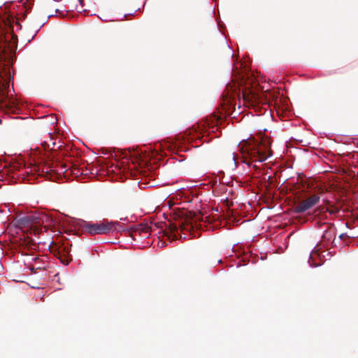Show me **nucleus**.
<instances>
[{"mask_svg":"<svg viewBox=\"0 0 358 358\" xmlns=\"http://www.w3.org/2000/svg\"><path fill=\"white\" fill-rule=\"evenodd\" d=\"M10 38L5 37L0 42V106L1 107L16 113L18 111V101L9 95L10 83L13 80L10 66L15 59L17 48V36H10Z\"/></svg>","mask_w":358,"mask_h":358,"instance_id":"obj_1","label":"nucleus"},{"mask_svg":"<svg viewBox=\"0 0 358 358\" xmlns=\"http://www.w3.org/2000/svg\"><path fill=\"white\" fill-rule=\"evenodd\" d=\"M271 138L266 136H250L239 141L232 157H273Z\"/></svg>","mask_w":358,"mask_h":358,"instance_id":"obj_2","label":"nucleus"},{"mask_svg":"<svg viewBox=\"0 0 358 358\" xmlns=\"http://www.w3.org/2000/svg\"><path fill=\"white\" fill-rule=\"evenodd\" d=\"M210 122H197L191 128L187 129L184 134H180L176 136V141L169 145V150L171 155H177L178 157H184L180 155L179 152H187L188 148L185 145L186 143H189L195 138H200L207 132L208 128L210 127Z\"/></svg>","mask_w":358,"mask_h":358,"instance_id":"obj_3","label":"nucleus"},{"mask_svg":"<svg viewBox=\"0 0 358 358\" xmlns=\"http://www.w3.org/2000/svg\"><path fill=\"white\" fill-rule=\"evenodd\" d=\"M93 153L99 155H109V157H169L166 153L156 155H145L142 150L137 149H120L101 148L97 152L93 151Z\"/></svg>","mask_w":358,"mask_h":358,"instance_id":"obj_4","label":"nucleus"},{"mask_svg":"<svg viewBox=\"0 0 358 358\" xmlns=\"http://www.w3.org/2000/svg\"><path fill=\"white\" fill-rule=\"evenodd\" d=\"M43 217L35 215H27L15 220V226L24 231L38 234L44 228Z\"/></svg>","mask_w":358,"mask_h":358,"instance_id":"obj_5","label":"nucleus"},{"mask_svg":"<svg viewBox=\"0 0 358 358\" xmlns=\"http://www.w3.org/2000/svg\"><path fill=\"white\" fill-rule=\"evenodd\" d=\"M175 222L169 223V227L162 232L169 239L178 238V229L181 231L189 230V218L186 216L185 212H179L173 215Z\"/></svg>","mask_w":358,"mask_h":358,"instance_id":"obj_6","label":"nucleus"},{"mask_svg":"<svg viewBox=\"0 0 358 358\" xmlns=\"http://www.w3.org/2000/svg\"><path fill=\"white\" fill-rule=\"evenodd\" d=\"M116 223L113 222L103 221L102 222L90 223L83 221L80 226L83 230L90 235L106 234L112 231Z\"/></svg>","mask_w":358,"mask_h":358,"instance_id":"obj_7","label":"nucleus"},{"mask_svg":"<svg viewBox=\"0 0 358 358\" xmlns=\"http://www.w3.org/2000/svg\"><path fill=\"white\" fill-rule=\"evenodd\" d=\"M320 201L317 194H313L308 199L299 201L294 207V212L296 213H303L315 206Z\"/></svg>","mask_w":358,"mask_h":358,"instance_id":"obj_8","label":"nucleus"},{"mask_svg":"<svg viewBox=\"0 0 358 358\" xmlns=\"http://www.w3.org/2000/svg\"><path fill=\"white\" fill-rule=\"evenodd\" d=\"M154 229L152 226H149L148 224H137L131 228V233H138L139 235L142 234H149Z\"/></svg>","mask_w":358,"mask_h":358,"instance_id":"obj_9","label":"nucleus"},{"mask_svg":"<svg viewBox=\"0 0 358 358\" xmlns=\"http://www.w3.org/2000/svg\"><path fill=\"white\" fill-rule=\"evenodd\" d=\"M128 160L131 159L132 164L134 165L136 168V164H137L139 166H148V162L152 158H127Z\"/></svg>","mask_w":358,"mask_h":358,"instance_id":"obj_10","label":"nucleus"},{"mask_svg":"<svg viewBox=\"0 0 358 358\" xmlns=\"http://www.w3.org/2000/svg\"><path fill=\"white\" fill-rule=\"evenodd\" d=\"M3 160L2 161L1 159L0 158V171H1L2 169H4L8 165L10 166L11 164L13 163V161H16V159H17V158H10V160L8 161V160H6L7 158H3ZM20 162L17 163L16 162H15V163L13 165V169H18L20 166Z\"/></svg>","mask_w":358,"mask_h":358,"instance_id":"obj_11","label":"nucleus"},{"mask_svg":"<svg viewBox=\"0 0 358 358\" xmlns=\"http://www.w3.org/2000/svg\"><path fill=\"white\" fill-rule=\"evenodd\" d=\"M234 93H235V90L232 89V87H231L230 92L228 91L226 94L224 93H223L222 94V96H223V99H224V101H225L227 103H230L231 100L233 99H234V96H235Z\"/></svg>","mask_w":358,"mask_h":358,"instance_id":"obj_12","label":"nucleus"},{"mask_svg":"<svg viewBox=\"0 0 358 358\" xmlns=\"http://www.w3.org/2000/svg\"><path fill=\"white\" fill-rule=\"evenodd\" d=\"M61 261V262L64 265H68L69 263V260L65 254H62V251L60 249L58 250L56 254H55Z\"/></svg>","mask_w":358,"mask_h":358,"instance_id":"obj_13","label":"nucleus"},{"mask_svg":"<svg viewBox=\"0 0 358 358\" xmlns=\"http://www.w3.org/2000/svg\"><path fill=\"white\" fill-rule=\"evenodd\" d=\"M295 150L297 151L295 155L299 156L306 157L309 153L308 150L306 149L295 148Z\"/></svg>","mask_w":358,"mask_h":358,"instance_id":"obj_14","label":"nucleus"},{"mask_svg":"<svg viewBox=\"0 0 358 358\" xmlns=\"http://www.w3.org/2000/svg\"><path fill=\"white\" fill-rule=\"evenodd\" d=\"M252 158H245V157H243V158H234V160L235 162V163H236V159H241L242 162L248 164V166H250L251 164V159Z\"/></svg>","mask_w":358,"mask_h":358,"instance_id":"obj_15","label":"nucleus"},{"mask_svg":"<svg viewBox=\"0 0 358 358\" xmlns=\"http://www.w3.org/2000/svg\"><path fill=\"white\" fill-rule=\"evenodd\" d=\"M202 220L205 221V222H209L210 223L211 222H213V220H211V218L210 217V216H202Z\"/></svg>","mask_w":358,"mask_h":358,"instance_id":"obj_16","label":"nucleus"},{"mask_svg":"<svg viewBox=\"0 0 358 358\" xmlns=\"http://www.w3.org/2000/svg\"><path fill=\"white\" fill-rule=\"evenodd\" d=\"M331 236V231H326L323 234V238H329V236Z\"/></svg>","mask_w":358,"mask_h":358,"instance_id":"obj_17","label":"nucleus"},{"mask_svg":"<svg viewBox=\"0 0 358 358\" xmlns=\"http://www.w3.org/2000/svg\"><path fill=\"white\" fill-rule=\"evenodd\" d=\"M33 260H34V262L35 263H38V262H39L41 261V259L38 257H35L33 258Z\"/></svg>","mask_w":358,"mask_h":358,"instance_id":"obj_18","label":"nucleus"},{"mask_svg":"<svg viewBox=\"0 0 358 358\" xmlns=\"http://www.w3.org/2000/svg\"><path fill=\"white\" fill-rule=\"evenodd\" d=\"M268 158L264 157V158H259L258 162L262 163L266 161Z\"/></svg>","mask_w":358,"mask_h":358,"instance_id":"obj_19","label":"nucleus"},{"mask_svg":"<svg viewBox=\"0 0 358 358\" xmlns=\"http://www.w3.org/2000/svg\"><path fill=\"white\" fill-rule=\"evenodd\" d=\"M60 157H74V156L72 155H68L66 153H63Z\"/></svg>","mask_w":358,"mask_h":358,"instance_id":"obj_20","label":"nucleus"},{"mask_svg":"<svg viewBox=\"0 0 358 358\" xmlns=\"http://www.w3.org/2000/svg\"><path fill=\"white\" fill-rule=\"evenodd\" d=\"M345 236H347V234H346L345 233H344V234H341L339 236V238L342 240V239H343V238H344V237H345Z\"/></svg>","mask_w":358,"mask_h":358,"instance_id":"obj_21","label":"nucleus"},{"mask_svg":"<svg viewBox=\"0 0 358 358\" xmlns=\"http://www.w3.org/2000/svg\"><path fill=\"white\" fill-rule=\"evenodd\" d=\"M80 6L83 8L84 4V0H78Z\"/></svg>","mask_w":358,"mask_h":358,"instance_id":"obj_22","label":"nucleus"},{"mask_svg":"<svg viewBox=\"0 0 358 358\" xmlns=\"http://www.w3.org/2000/svg\"><path fill=\"white\" fill-rule=\"evenodd\" d=\"M55 12L64 16V14H62V12H59L58 9H56Z\"/></svg>","mask_w":358,"mask_h":358,"instance_id":"obj_23","label":"nucleus"},{"mask_svg":"<svg viewBox=\"0 0 358 358\" xmlns=\"http://www.w3.org/2000/svg\"><path fill=\"white\" fill-rule=\"evenodd\" d=\"M45 268V266H40V265H38V266L36 268H37V269H41V268Z\"/></svg>","mask_w":358,"mask_h":358,"instance_id":"obj_24","label":"nucleus"},{"mask_svg":"<svg viewBox=\"0 0 358 358\" xmlns=\"http://www.w3.org/2000/svg\"><path fill=\"white\" fill-rule=\"evenodd\" d=\"M229 83H227L226 88H227V90H229Z\"/></svg>","mask_w":358,"mask_h":358,"instance_id":"obj_25","label":"nucleus"},{"mask_svg":"<svg viewBox=\"0 0 358 358\" xmlns=\"http://www.w3.org/2000/svg\"><path fill=\"white\" fill-rule=\"evenodd\" d=\"M253 167H254V168H255V169H257V168H258V167H257V166L256 164H254Z\"/></svg>","mask_w":358,"mask_h":358,"instance_id":"obj_26","label":"nucleus"},{"mask_svg":"<svg viewBox=\"0 0 358 358\" xmlns=\"http://www.w3.org/2000/svg\"><path fill=\"white\" fill-rule=\"evenodd\" d=\"M52 16H54V15H48V18H50V17H51Z\"/></svg>","mask_w":358,"mask_h":358,"instance_id":"obj_27","label":"nucleus"},{"mask_svg":"<svg viewBox=\"0 0 358 358\" xmlns=\"http://www.w3.org/2000/svg\"><path fill=\"white\" fill-rule=\"evenodd\" d=\"M313 154L311 152L310 155H309L308 157H313Z\"/></svg>","mask_w":358,"mask_h":358,"instance_id":"obj_28","label":"nucleus"},{"mask_svg":"<svg viewBox=\"0 0 358 358\" xmlns=\"http://www.w3.org/2000/svg\"><path fill=\"white\" fill-rule=\"evenodd\" d=\"M53 1L58 2V1H60L61 0H53Z\"/></svg>","mask_w":358,"mask_h":358,"instance_id":"obj_29","label":"nucleus"},{"mask_svg":"<svg viewBox=\"0 0 358 358\" xmlns=\"http://www.w3.org/2000/svg\"><path fill=\"white\" fill-rule=\"evenodd\" d=\"M6 157H13V156H12V155H7Z\"/></svg>","mask_w":358,"mask_h":358,"instance_id":"obj_30","label":"nucleus"},{"mask_svg":"<svg viewBox=\"0 0 358 358\" xmlns=\"http://www.w3.org/2000/svg\"><path fill=\"white\" fill-rule=\"evenodd\" d=\"M34 269V266L31 267V270H32V271H33Z\"/></svg>","mask_w":358,"mask_h":358,"instance_id":"obj_31","label":"nucleus"},{"mask_svg":"<svg viewBox=\"0 0 358 358\" xmlns=\"http://www.w3.org/2000/svg\"><path fill=\"white\" fill-rule=\"evenodd\" d=\"M1 122H2V120H1V119H0V124H1Z\"/></svg>","mask_w":358,"mask_h":358,"instance_id":"obj_32","label":"nucleus"}]
</instances>
